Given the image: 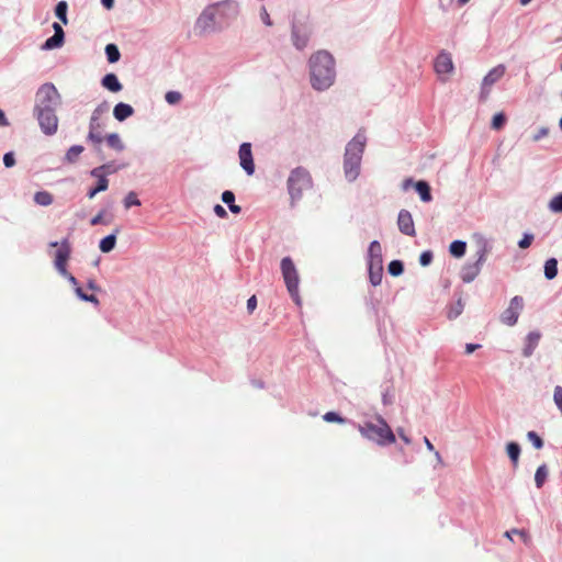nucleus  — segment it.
I'll return each mask as SVG.
<instances>
[{"label": "nucleus", "instance_id": "f257e3e1", "mask_svg": "<svg viewBox=\"0 0 562 562\" xmlns=\"http://www.w3.org/2000/svg\"><path fill=\"white\" fill-rule=\"evenodd\" d=\"M311 83L316 90L329 88L335 80V60L326 50H318L310 58Z\"/></svg>", "mask_w": 562, "mask_h": 562}, {"label": "nucleus", "instance_id": "f03ea898", "mask_svg": "<svg viewBox=\"0 0 562 562\" xmlns=\"http://www.w3.org/2000/svg\"><path fill=\"white\" fill-rule=\"evenodd\" d=\"M358 430L363 438L381 447L393 445L396 441L395 434L380 415L375 416L373 420H366L359 424Z\"/></svg>", "mask_w": 562, "mask_h": 562}, {"label": "nucleus", "instance_id": "7ed1b4c3", "mask_svg": "<svg viewBox=\"0 0 562 562\" xmlns=\"http://www.w3.org/2000/svg\"><path fill=\"white\" fill-rule=\"evenodd\" d=\"M313 186L311 173L303 167L293 169L288 179V189L292 201L300 200L304 191Z\"/></svg>", "mask_w": 562, "mask_h": 562}, {"label": "nucleus", "instance_id": "20e7f679", "mask_svg": "<svg viewBox=\"0 0 562 562\" xmlns=\"http://www.w3.org/2000/svg\"><path fill=\"white\" fill-rule=\"evenodd\" d=\"M281 272L282 277L284 279V283L286 285V289L289 291V294L294 300L296 304L301 303V297L299 293V283H300V277L297 269L294 266V262L290 257H284L281 260Z\"/></svg>", "mask_w": 562, "mask_h": 562}, {"label": "nucleus", "instance_id": "39448f33", "mask_svg": "<svg viewBox=\"0 0 562 562\" xmlns=\"http://www.w3.org/2000/svg\"><path fill=\"white\" fill-rule=\"evenodd\" d=\"M60 103V94L53 83H44L36 92L34 110L56 109Z\"/></svg>", "mask_w": 562, "mask_h": 562}, {"label": "nucleus", "instance_id": "423d86ee", "mask_svg": "<svg viewBox=\"0 0 562 562\" xmlns=\"http://www.w3.org/2000/svg\"><path fill=\"white\" fill-rule=\"evenodd\" d=\"M56 109L34 110L41 130L46 135H54L58 128Z\"/></svg>", "mask_w": 562, "mask_h": 562}, {"label": "nucleus", "instance_id": "0eeeda50", "mask_svg": "<svg viewBox=\"0 0 562 562\" xmlns=\"http://www.w3.org/2000/svg\"><path fill=\"white\" fill-rule=\"evenodd\" d=\"M506 67L504 65H497L496 67L492 68L488 74L483 78L482 85H481V92H480V100L486 101L490 93L492 86L497 82L503 76L505 75Z\"/></svg>", "mask_w": 562, "mask_h": 562}, {"label": "nucleus", "instance_id": "6e6552de", "mask_svg": "<svg viewBox=\"0 0 562 562\" xmlns=\"http://www.w3.org/2000/svg\"><path fill=\"white\" fill-rule=\"evenodd\" d=\"M312 27L306 22H295L292 24V42L293 45L302 50L304 49L310 41Z\"/></svg>", "mask_w": 562, "mask_h": 562}, {"label": "nucleus", "instance_id": "1a4fd4ad", "mask_svg": "<svg viewBox=\"0 0 562 562\" xmlns=\"http://www.w3.org/2000/svg\"><path fill=\"white\" fill-rule=\"evenodd\" d=\"M524 308V299L521 296H514L508 307L502 313L501 321L507 326H514Z\"/></svg>", "mask_w": 562, "mask_h": 562}, {"label": "nucleus", "instance_id": "9d476101", "mask_svg": "<svg viewBox=\"0 0 562 562\" xmlns=\"http://www.w3.org/2000/svg\"><path fill=\"white\" fill-rule=\"evenodd\" d=\"M69 257L70 244L68 239H64L55 254V267L61 276H68L66 266Z\"/></svg>", "mask_w": 562, "mask_h": 562}, {"label": "nucleus", "instance_id": "9b49d317", "mask_svg": "<svg viewBox=\"0 0 562 562\" xmlns=\"http://www.w3.org/2000/svg\"><path fill=\"white\" fill-rule=\"evenodd\" d=\"M241 168L247 175L251 176L255 172V164L252 159L251 144L243 143L238 151Z\"/></svg>", "mask_w": 562, "mask_h": 562}, {"label": "nucleus", "instance_id": "f8f14e48", "mask_svg": "<svg viewBox=\"0 0 562 562\" xmlns=\"http://www.w3.org/2000/svg\"><path fill=\"white\" fill-rule=\"evenodd\" d=\"M485 261V250H481L479 258L474 263L465 265L462 268L461 278L464 282L473 281L481 271V267Z\"/></svg>", "mask_w": 562, "mask_h": 562}, {"label": "nucleus", "instance_id": "ddd939ff", "mask_svg": "<svg viewBox=\"0 0 562 562\" xmlns=\"http://www.w3.org/2000/svg\"><path fill=\"white\" fill-rule=\"evenodd\" d=\"M366 135L359 132L346 146L345 155L362 158V154L366 147Z\"/></svg>", "mask_w": 562, "mask_h": 562}, {"label": "nucleus", "instance_id": "4468645a", "mask_svg": "<svg viewBox=\"0 0 562 562\" xmlns=\"http://www.w3.org/2000/svg\"><path fill=\"white\" fill-rule=\"evenodd\" d=\"M435 70L438 76L450 75L453 71V63L450 54L440 53L435 60Z\"/></svg>", "mask_w": 562, "mask_h": 562}, {"label": "nucleus", "instance_id": "2eb2a0df", "mask_svg": "<svg viewBox=\"0 0 562 562\" xmlns=\"http://www.w3.org/2000/svg\"><path fill=\"white\" fill-rule=\"evenodd\" d=\"M398 229L408 236H415V225L412 214L406 210H401L397 217Z\"/></svg>", "mask_w": 562, "mask_h": 562}, {"label": "nucleus", "instance_id": "dca6fc26", "mask_svg": "<svg viewBox=\"0 0 562 562\" xmlns=\"http://www.w3.org/2000/svg\"><path fill=\"white\" fill-rule=\"evenodd\" d=\"M360 164H361L360 158L345 155L344 169H345L346 178L349 181H353L358 177L359 171H360Z\"/></svg>", "mask_w": 562, "mask_h": 562}, {"label": "nucleus", "instance_id": "f3484780", "mask_svg": "<svg viewBox=\"0 0 562 562\" xmlns=\"http://www.w3.org/2000/svg\"><path fill=\"white\" fill-rule=\"evenodd\" d=\"M54 35L45 41L42 48L45 50L60 47L64 44V30L58 23L53 24Z\"/></svg>", "mask_w": 562, "mask_h": 562}, {"label": "nucleus", "instance_id": "a211bd4d", "mask_svg": "<svg viewBox=\"0 0 562 562\" xmlns=\"http://www.w3.org/2000/svg\"><path fill=\"white\" fill-rule=\"evenodd\" d=\"M373 263L383 265L382 247L378 240H373L368 249V266Z\"/></svg>", "mask_w": 562, "mask_h": 562}, {"label": "nucleus", "instance_id": "6ab92c4d", "mask_svg": "<svg viewBox=\"0 0 562 562\" xmlns=\"http://www.w3.org/2000/svg\"><path fill=\"white\" fill-rule=\"evenodd\" d=\"M540 338H541V334L539 331H531L528 334V336L526 337V346L522 350V355L525 357H530L535 349L537 348L539 341H540Z\"/></svg>", "mask_w": 562, "mask_h": 562}, {"label": "nucleus", "instance_id": "aec40b11", "mask_svg": "<svg viewBox=\"0 0 562 562\" xmlns=\"http://www.w3.org/2000/svg\"><path fill=\"white\" fill-rule=\"evenodd\" d=\"M215 15H216L215 8H210L207 10H205L198 20V26L201 27L203 31H206L207 29H210L213 25Z\"/></svg>", "mask_w": 562, "mask_h": 562}, {"label": "nucleus", "instance_id": "412c9836", "mask_svg": "<svg viewBox=\"0 0 562 562\" xmlns=\"http://www.w3.org/2000/svg\"><path fill=\"white\" fill-rule=\"evenodd\" d=\"M133 113L134 109L130 104L123 102L117 103L113 110L114 117L120 122L126 120L127 117L133 115Z\"/></svg>", "mask_w": 562, "mask_h": 562}, {"label": "nucleus", "instance_id": "4be33fe9", "mask_svg": "<svg viewBox=\"0 0 562 562\" xmlns=\"http://www.w3.org/2000/svg\"><path fill=\"white\" fill-rule=\"evenodd\" d=\"M369 279L372 285L376 286L381 283L383 277V265L373 263L368 266Z\"/></svg>", "mask_w": 562, "mask_h": 562}, {"label": "nucleus", "instance_id": "5701e85b", "mask_svg": "<svg viewBox=\"0 0 562 562\" xmlns=\"http://www.w3.org/2000/svg\"><path fill=\"white\" fill-rule=\"evenodd\" d=\"M102 85L112 92H119L122 89V85L114 74L105 75L102 79Z\"/></svg>", "mask_w": 562, "mask_h": 562}, {"label": "nucleus", "instance_id": "b1692460", "mask_svg": "<svg viewBox=\"0 0 562 562\" xmlns=\"http://www.w3.org/2000/svg\"><path fill=\"white\" fill-rule=\"evenodd\" d=\"M91 176L98 179L97 186L98 189L102 192L105 191L109 187V180L105 175H103V167H97L91 170Z\"/></svg>", "mask_w": 562, "mask_h": 562}, {"label": "nucleus", "instance_id": "393cba45", "mask_svg": "<svg viewBox=\"0 0 562 562\" xmlns=\"http://www.w3.org/2000/svg\"><path fill=\"white\" fill-rule=\"evenodd\" d=\"M222 201L228 205V209L231 210L232 213H240L241 209L239 205L235 204V194L232 191H224L222 193Z\"/></svg>", "mask_w": 562, "mask_h": 562}, {"label": "nucleus", "instance_id": "a878e982", "mask_svg": "<svg viewBox=\"0 0 562 562\" xmlns=\"http://www.w3.org/2000/svg\"><path fill=\"white\" fill-rule=\"evenodd\" d=\"M415 189L418 192L422 201L429 202L431 200L430 187L425 181H418L415 183Z\"/></svg>", "mask_w": 562, "mask_h": 562}, {"label": "nucleus", "instance_id": "bb28decb", "mask_svg": "<svg viewBox=\"0 0 562 562\" xmlns=\"http://www.w3.org/2000/svg\"><path fill=\"white\" fill-rule=\"evenodd\" d=\"M549 475V470L547 464H541L538 467L536 473H535V483L538 488H541L547 481Z\"/></svg>", "mask_w": 562, "mask_h": 562}, {"label": "nucleus", "instance_id": "cd10ccee", "mask_svg": "<svg viewBox=\"0 0 562 562\" xmlns=\"http://www.w3.org/2000/svg\"><path fill=\"white\" fill-rule=\"evenodd\" d=\"M85 150L83 146L81 145H74L71 146L66 155H65V160L68 162V164H74L78 160L79 156L82 154V151Z\"/></svg>", "mask_w": 562, "mask_h": 562}, {"label": "nucleus", "instance_id": "c85d7f7f", "mask_svg": "<svg viewBox=\"0 0 562 562\" xmlns=\"http://www.w3.org/2000/svg\"><path fill=\"white\" fill-rule=\"evenodd\" d=\"M558 274V261L554 258H550L544 263V276L548 280H552Z\"/></svg>", "mask_w": 562, "mask_h": 562}, {"label": "nucleus", "instance_id": "c756f323", "mask_svg": "<svg viewBox=\"0 0 562 562\" xmlns=\"http://www.w3.org/2000/svg\"><path fill=\"white\" fill-rule=\"evenodd\" d=\"M103 113V110L101 106L97 108L90 119L89 123V131H101L102 130V123L100 121L101 114Z\"/></svg>", "mask_w": 562, "mask_h": 562}, {"label": "nucleus", "instance_id": "7c9ffc66", "mask_svg": "<svg viewBox=\"0 0 562 562\" xmlns=\"http://www.w3.org/2000/svg\"><path fill=\"white\" fill-rule=\"evenodd\" d=\"M34 201L36 204L42 206H48L53 203V194L48 191H38L34 195Z\"/></svg>", "mask_w": 562, "mask_h": 562}, {"label": "nucleus", "instance_id": "2f4dec72", "mask_svg": "<svg viewBox=\"0 0 562 562\" xmlns=\"http://www.w3.org/2000/svg\"><path fill=\"white\" fill-rule=\"evenodd\" d=\"M116 243V234H111L101 239L99 248L102 252H110L114 249Z\"/></svg>", "mask_w": 562, "mask_h": 562}, {"label": "nucleus", "instance_id": "473e14b6", "mask_svg": "<svg viewBox=\"0 0 562 562\" xmlns=\"http://www.w3.org/2000/svg\"><path fill=\"white\" fill-rule=\"evenodd\" d=\"M467 244L462 240H454L450 244V254L454 257H462L465 254Z\"/></svg>", "mask_w": 562, "mask_h": 562}, {"label": "nucleus", "instance_id": "72a5a7b5", "mask_svg": "<svg viewBox=\"0 0 562 562\" xmlns=\"http://www.w3.org/2000/svg\"><path fill=\"white\" fill-rule=\"evenodd\" d=\"M507 454L515 465L518 463L520 447L517 442H508L506 446Z\"/></svg>", "mask_w": 562, "mask_h": 562}, {"label": "nucleus", "instance_id": "f704fd0d", "mask_svg": "<svg viewBox=\"0 0 562 562\" xmlns=\"http://www.w3.org/2000/svg\"><path fill=\"white\" fill-rule=\"evenodd\" d=\"M105 139H106L108 145L111 148H113L117 151L123 150L124 145H123L119 134H116V133L109 134Z\"/></svg>", "mask_w": 562, "mask_h": 562}, {"label": "nucleus", "instance_id": "c9c22d12", "mask_svg": "<svg viewBox=\"0 0 562 562\" xmlns=\"http://www.w3.org/2000/svg\"><path fill=\"white\" fill-rule=\"evenodd\" d=\"M105 54H106L109 63H111V64L116 63L121 56L117 46L114 44H108L105 46Z\"/></svg>", "mask_w": 562, "mask_h": 562}, {"label": "nucleus", "instance_id": "e433bc0d", "mask_svg": "<svg viewBox=\"0 0 562 562\" xmlns=\"http://www.w3.org/2000/svg\"><path fill=\"white\" fill-rule=\"evenodd\" d=\"M67 8H68L67 3L65 1H60V2L57 3L56 9H55L56 16L64 24L68 23V20H67Z\"/></svg>", "mask_w": 562, "mask_h": 562}, {"label": "nucleus", "instance_id": "4c0bfd02", "mask_svg": "<svg viewBox=\"0 0 562 562\" xmlns=\"http://www.w3.org/2000/svg\"><path fill=\"white\" fill-rule=\"evenodd\" d=\"M139 205H140V201L137 198L136 192H134V191L128 192L124 199L125 209H130L132 206H139Z\"/></svg>", "mask_w": 562, "mask_h": 562}, {"label": "nucleus", "instance_id": "58836bf2", "mask_svg": "<svg viewBox=\"0 0 562 562\" xmlns=\"http://www.w3.org/2000/svg\"><path fill=\"white\" fill-rule=\"evenodd\" d=\"M404 267L402 261L400 260H393L389 265V272L390 274L397 277L403 273Z\"/></svg>", "mask_w": 562, "mask_h": 562}, {"label": "nucleus", "instance_id": "ea45409f", "mask_svg": "<svg viewBox=\"0 0 562 562\" xmlns=\"http://www.w3.org/2000/svg\"><path fill=\"white\" fill-rule=\"evenodd\" d=\"M506 122V116L504 113H496L494 116H493V120H492V128L494 130H501L503 128L504 124Z\"/></svg>", "mask_w": 562, "mask_h": 562}, {"label": "nucleus", "instance_id": "a19ab883", "mask_svg": "<svg viewBox=\"0 0 562 562\" xmlns=\"http://www.w3.org/2000/svg\"><path fill=\"white\" fill-rule=\"evenodd\" d=\"M510 533L518 535L526 544L530 543V536L526 530L512 529L505 532V537H510Z\"/></svg>", "mask_w": 562, "mask_h": 562}, {"label": "nucleus", "instance_id": "79ce46f5", "mask_svg": "<svg viewBox=\"0 0 562 562\" xmlns=\"http://www.w3.org/2000/svg\"><path fill=\"white\" fill-rule=\"evenodd\" d=\"M527 438L532 442L536 449H541L543 447V440L540 436L535 431H528Z\"/></svg>", "mask_w": 562, "mask_h": 562}, {"label": "nucleus", "instance_id": "37998d69", "mask_svg": "<svg viewBox=\"0 0 562 562\" xmlns=\"http://www.w3.org/2000/svg\"><path fill=\"white\" fill-rule=\"evenodd\" d=\"M549 207L553 212H562V193L555 195L549 204Z\"/></svg>", "mask_w": 562, "mask_h": 562}, {"label": "nucleus", "instance_id": "c03bdc74", "mask_svg": "<svg viewBox=\"0 0 562 562\" xmlns=\"http://www.w3.org/2000/svg\"><path fill=\"white\" fill-rule=\"evenodd\" d=\"M324 420L328 422V423H344L345 419L342 417H340L337 413L335 412H327L324 416H323Z\"/></svg>", "mask_w": 562, "mask_h": 562}, {"label": "nucleus", "instance_id": "a18cd8bd", "mask_svg": "<svg viewBox=\"0 0 562 562\" xmlns=\"http://www.w3.org/2000/svg\"><path fill=\"white\" fill-rule=\"evenodd\" d=\"M553 400L562 414V386L558 385L554 387Z\"/></svg>", "mask_w": 562, "mask_h": 562}, {"label": "nucleus", "instance_id": "49530a36", "mask_svg": "<svg viewBox=\"0 0 562 562\" xmlns=\"http://www.w3.org/2000/svg\"><path fill=\"white\" fill-rule=\"evenodd\" d=\"M88 139L95 145H100L103 140L101 131H89Z\"/></svg>", "mask_w": 562, "mask_h": 562}, {"label": "nucleus", "instance_id": "de8ad7c7", "mask_svg": "<svg viewBox=\"0 0 562 562\" xmlns=\"http://www.w3.org/2000/svg\"><path fill=\"white\" fill-rule=\"evenodd\" d=\"M165 98L169 104H176L181 100V94L177 91H169Z\"/></svg>", "mask_w": 562, "mask_h": 562}, {"label": "nucleus", "instance_id": "09e8293b", "mask_svg": "<svg viewBox=\"0 0 562 562\" xmlns=\"http://www.w3.org/2000/svg\"><path fill=\"white\" fill-rule=\"evenodd\" d=\"M533 240V235L525 234L524 237L519 240L518 246L522 249L528 248Z\"/></svg>", "mask_w": 562, "mask_h": 562}, {"label": "nucleus", "instance_id": "8fccbe9b", "mask_svg": "<svg viewBox=\"0 0 562 562\" xmlns=\"http://www.w3.org/2000/svg\"><path fill=\"white\" fill-rule=\"evenodd\" d=\"M432 260V254L430 251H424L419 257V262L422 266H427Z\"/></svg>", "mask_w": 562, "mask_h": 562}, {"label": "nucleus", "instance_id": "3c124183", "mask_svg": "<svg viewBox=\"0 0 562 562\" xmlns=\"http://www.w3.org/2000/svg\"><path fill=\"white\" fill-rule=\"evenodd\" d=\"M3 164L8 168L13 167L15 165V158H14L13 153L4 154V156H3Z\"/></svg>", "mask_w": 562, "mask_h": 562}, {"label": "nucleus", "instance_id": "603ef678", "mask_svg": "<svg viewBox=\"0 0 562 562\" xmlns=\"http://www.w3.org/2000/svg\"><path fill=\"white\" fill-rule=\"evenodd\" d=\"M260 16H261L262 22L267 26H271L272 25V21L270 19V15H269V13H268V11H267V9L265 7L261 8Z\"/></svg>", "mask_w": 562, "mask_h": 562}, {"label": "nucleus", "instance_id": "864d4df0", "mask_svg": "<svg viewBox=\"0 0 562 562\" xmlns=\"http://www.w3.org/2000/svg\"><path fill=\"white\" fill-rule=\"evenodd\" d=\"M549 134V128L548 127H541L533 136H532V139L533 142H538L540 140L541 138L546 137L547 135Z\"/></svg>", "mask_w": 562, "mask_h": 562}, {"label": "nucleus", "instance_id": "5fc2aeb1", "mask_svg": "<svg viewBox=\"0 0 562 562\" xmlns=\"http://www.w3.org/2000/svg\"><path fill=\"white\" fill-rule=\"evenodd\" d=\"M461 311H462V304H461V300H459L458 301V308L451 310L448 313V317L450 319L456 318L457 316H459L461 314Z\"/></svg>", "mask_w": 562, "mask_h": 562}, {"label": "nucleus", "instance_id": "6e6d98bb", "mask_svg": "<svg viewBox=\"0 0 562 562\" xmlns=\"http://www.w3.org/2000/svg\"><path fill=\"white\" fill-rule=\"evenodd\" d=\"M214 213H215L218 217H221V218H224V217H226V216H227V212H226V210H225L221 204H216V205L214 206Z\"/></svg>", "mask_w": 562, "mask_h": 562}, {"label": "nucleus", "instance_id": "4d7b16f0", "mask_svg": "<svg viewBox=\"0 0 562 562\" xmlns=\"http://www.w3.org/2000/svg\"><path fill=\"white\" fill-rule=\"evenodd\" d=\"M256 307H257V299H256L255 295H252L247 301V310H248L249 313H252Z\"/></svg>", "mask_w": 562, "mask_h": 562}, {"label": "nucleus", "instance_id": "13d9d810", "mask_svg": "<svg viewBox=\"0 0 562 562\" xmlns=\"http://www.w3.org/2000/svg\"><path fill=\"white\" fill-rule=\"evenodd\" d=\"M103 222V212L98 213L94 217L91 218L90 224L95 226Z\"/></svg>", "mask_w": 562, "mask_h": 562}, {"label": "nucleus", "instance_id": "bf43d9fd", "mask_svg": "<svg viewBox=\"0 0 562 562\" xmlns=\"http://www.w3.org/2000/svg\"><path fill=\"white\" fill-rule=\"evenodd\" d=\"M101 167H103V175L105 176L117 170L112 164H104Z\"/></svg>", "mask_w": 562, "mask_h": 562}, {"label": "nucleus", "instance_id": "052dcab7", "mask_svg": "<svg viewBox=\"0 0 562 562\" xmlns=\"http://www.w3.org/2000/svg\"><path fill=\"white\" fill-rule=\"evenodd\" d=\"M479 348H481V345H479V344H467L465 345V353L470 355V353L474 352L475 350H477Z\"/></svg>", "mask_w": 562, "mask_h": 562}, {"label": "nucleus", "instance_id": "680f3d73", "mask_svg": "<svg viewBox=\"0 0 562 562\" xmlns=\"http://www.w3.org/2000/svg\"><path fill=\"white\" fill-rule=\"evenodd\" d=\"M397 434L400 436V438L406 443V445H411V439L408 438V436L405 434L404 429L403 428H397Z\"/></svg>", "mask_w": 562, "mask_h": 562}, {"label": "nucleus", "instance_id": "e2e57ef3", "mask_svg": "<svg viewBox=\"0 0 562 562\" xmlns=\"http://www.w3.org/2000/svg\"><path fill=\"white\" fill-rule=\"evenodd\" d=\"M82 301L91 302V303H94V304H99L98 297L95 295H93V294L82 295Z\"/></svg>", "mask_w": 562, "mask_h": 562}, {"label": "nucleus", "instance_id": "0e129e2a", "mask_svg": "<svg viewBox=\"0 0 562 562\" xmlns=\"http://www.w3.org/2000/svg\"><path fill=\"white\" fill-rule=\"evenodd\" d=\"M9 122L4 115V112L0 109V126H7Z\"/></svg>", "mask_w": 562, "mask_h": 562}, {"label": "nucleus", "instance_id": "69168bd1", "mask_svg": "<svg viewBox=\"0 0 562 562\" xmlns=\"http://www.w3.org/2000/svg\"><path fill=\"white\" fill-rule=\"evenodd\" d=\"M424 442H425L426 448L429 451H435L434 445L430 442V440L427 437L424 438Z\"/></svg>", "mask_w": 562, "mask_h": 562}, {"label": "nucleus", "instance_id": "338daca9", "mask_svg": "<svg viewBox=\"0 0 562 562\" xmlns=\"http://www.w3.org/2000/svg\"><path fill=\"white\" fill-rule=\"evenodd\" d=\"M101 192L98 187H94L93 189H91L89 192H88V198L89 199H93L97 193Z\"/></svg>", "mask_w": 562, "mask_h": 562}, {"label": "nucleus", "instance_id": "774afa93", "mask_svg": "<svg viewBox=\"0 0 562 562\" xmlns=\"http://www.w3.org/2000/svg\"><path fill=\"white\" fill-rule=\"evenodd\" d=\"M101 2L106 9H112L114 5V0H101Z\"/></svg>", "mask_w": 562, "mask_h": 562}]
</instances>
